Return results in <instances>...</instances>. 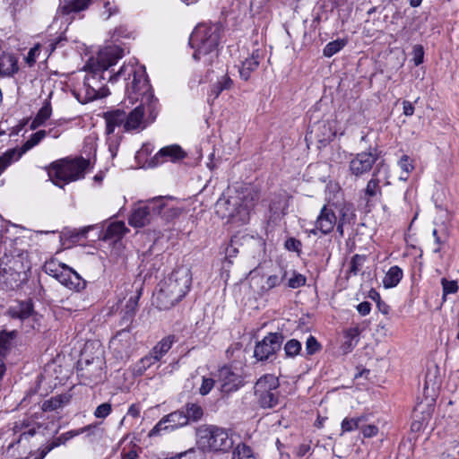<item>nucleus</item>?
<instances>
[{
	"instance_id": "1",
	"label": "nucleus",
	"mask_w": 459,
	"mask_h": 459,
	"mask_svg": "<svg viewBox=\"0 0 459 459\" xmlns=\"http://www.w3.org/2000/svg\"><path fill=\"white\" fill-rule=\"evenodd\" d=\"M117 77L130 80L126 84L128 99L132 102L140 100L138 106L126 113L125 131L143 129L145 127V113L147 112L151 120L153 121L157 116L158 106V100L152 91L145 68L134 65H123L116 74L109 76V80L113 81Z\"/></svg>"
},
{
	"instance_id": "2",
	"label": "nucleus",
	"mask_w": 459,
	"mask_h": 459,
	"mask_svg": "<svg viewBox=\"0 0 459 459\" xmlns=\"http://www.w3.org/2000/svg\"><path fill=\"white\" fill-rule=\"evenodd\" d=\"M257 200V194L252 190L222 195L215 204V211L220 217L227 219L229 223L244 225L249 221L251 211Z\"/></svg>"
},
{
	"instance_id": "3",
	"label": "nucleus",
	"mask_w": 459,
	"mask_h": 459,
	"mask_svg": "<svg viewBox=\"0 0 459 459\" xmlns=\"http://www.w3.org/2000/svg\"><path fill=\"white\" fill-rule=\"evenodd\" d=\"M221 26L215 24H199L189 38V45L195 49L193 58L199 61L204 57V63L212 65L218 57V46L221 37Z\"/></svg>"
},
{
	"instance_id": "4",
	"label": "nucleus",
	"mask_w": 459,
	"mask_h": 459,
	"mask_svg": "<svg viewBox=\"0 0 459 459\" xmlns=\"http://www.w3.org/2000/svg\"><path fill=\"white\" fill-rule=\"evenodd\" d=\"M355 219L354 208L351 204L324 205L316 218V230L324 235H327L336 227L340 237H343L344 228L353 225Z\"/></svg>"
},
{
	"instance_id": "5",
	"label": "nucleus",
	"mask_w": 459,
	"mask_h": 459,
	"mask_svg": "<svg viewBox=\"0 0 459 459\" xmlns=\"http://www.w3.org/2000/svg\"><path fill=\"white\" fill-rule=\"evenodd\" d=\"M89 165V160L82 157L74 160L65 159L52 163L48 173L50 180L56 186L63 187L70 182L83 178Z\"/></svg>"
},
{
	"instance_id": "6",
	"label": "nucleus",
	"mask_w": 459,
	"mask_h": 459,
	"mask_svg": "<svg viewBox=\"0 0 459 459\" xmlns=\"http://www.w3.org/2000/svg\"><path fill=\"white\" fill-rule=\"evenodd\" d=\"M197 443L206 452H229L234 441L228 430L215 425H202L196 429Z\"/></svg>"
},
{
	"instance_id": "7",
	"label": "nucleus",
	"mask_w": 459,
	"mask_h": 459,
	"mask_svg": "<svg viewBox=\"0 0 459 459\" xmlns=\"http://www.w3.org/2000/svg\"><path fill=\"white\" fill-rule=\"evenodd\" d=\"M123 56L124 51L118 47L106 48L99 54L96 60H91L86 65V71L88 73L85 77H93L95 83L101 86V91L105 90L101 82L107 79V75L109 82H117L120 78L117 77L116 80L110 81L109 76L114 75V74L108 72V69L116 65L117 60L122 58Z\"/></svg>"
},
{
	"instance_id": "8",
	"label": "nucleus",
	"mask_w": 459,
	"mask_h": 459,
	"mask_svg": "<svg viewBox=\"0 0 459 459\" xmlns=\"http://www.w3.org/2000/svg\"><path fill=\"white\" fill-rule=\"evenodd\" d=\"M254 389L256 403L262 409H273L282 403L280 381L274 375L262 376L255 382Z\"/></svg>"
},
{
	"instance_id": "9",
	"label": "nucleus",
	"mask_w": 459,
	"mask_h": 459,
	"mask_svg": "<svg viewBox=\"0 0 459 459\" xmlns=\"http://www.w3.org/2000/svg\"><path fill=\"white\" fill-rule=\"evenodd\" d=\"M165 199V196H157L134 209L129 217V224L135 228L149 224L156 216L162 214V211L166 209Z\"/></svg>"
},
{
	"instance_id": "10",
	"label": "nucleus",
	"mask_w": 459,
	"mask_h": 459,
	"mask_svg": "<svg viewBox=\"0 0 459 459\" xmlns=\"http://www.w3.org/2000/svg\"><path fill=\"white\" fill-rule=\"evenodd\" d=\"M284 341L281 333H269L260 342H257L254 349V357L258 361H273L277 351L281 350Z\"/></svg>"
},
{
	"instance_id": "11",
	"label": "nucleus",
	"mask_w": 459,
	"mask_h": 459,
	"mask_svg": "<svg viewBox=\"0 0 459 459\" xmlns=\"http://www.w3.org/2000/svg\"><path fill=\"white\" fill-rule=\"evenodd\" d=\"M192 282L189 269L181 267L174 270L170 275L161 281L170 294L181 300L188 292Z\"/></svg>"
},
{
	"instance_id": "12",
	"label": "nucleus",
	"mask_w": 459,
	"mask_h": 459,
	"mask_svg": "<svg viewBox=\"0 0 459 459\" xmlns=\"http://www.w3.org/2000/svg\"><path fill=\"white\" fill-rule=\"evenodd\" d=\"M52 130H39L30 135V137L23 143L22 146V152H18L15 149H10L5 152L4 154L0 156V173L4 170L9 165L12 164L14 160H17L21 158L22 154L30 150L37 144H39L41 140H43L48 134H50Z\"/></svg>"
},
{
	"instance_id": "13",
	"label": "nucleus",
	"mask_w": 459,
	"mask_h": 459,
	"mask_svg": "<svg viewBox=\"0 0 459 459\" xmlns=\"http://www.w3.org/2000/svg\"><path fill=\"white\" fill-rule=\"evenodd\" d=\"M118 331L109 342V349L121 359L128 358L134 342V338L128 329L129 324Z\"/></svg>"
},
{
	"instance_id": "14",
	"label": "nucleus",
	"mask_w": 459,
	"mask_h": 459,
	"mask_svg": "<svg viewBox=\"0 0 459 459\" xmlns=\"http://www.w3.org/2000/svg\"><path fill=\"white\" fill-rule=\"evenodd\" d=\"M187 419L185 416L184 410L175 411L165 415L150 431L149 436L160 435L162 431H172L178 428L187 425Z\"/></svg>"
},
{
	"instance_id": "15",
	"label": "nucleus",
	"mask_w": 459,
	"mask_h": 459,
	"mask_svg": "<svg viewBox=\"0 0 459 459\" xmlns=\"http://www.w3.org/2000/svg\"><path fill=\"white\" fill-rule=\"evenodd\" d=\"M377 159L378 154L376 151L373 152L369 150L368 152H362L356 154L349 164L351 175L358 178L368 173L372 169L373 165L377 162Z\"/></svg>"
},
{
	"instance_id": "16",
	"label": "nucleus",
	"mask_w": 459,
	"mask_h": 459,
	"mask_svg": "<svg viewBox=\"0 0 459 459\" xmlns=\"http://www.w3.org/2000/svg\"><path fill=\"white\" fill-rule=\"evenodd\" d=\"M242 236V254L247 257L260 261L264 258L265 253V243L260 237H255L241 233Z\"/></svg>"
},
{
	"instance_id": "17",
	"label": "nucleus",
	"mask_w": 459,
	"mask_h": 459,
	"mask_svg": "<svg viewBox=\"0 0 459 459\" xmlns=\"http://www.w3.org/2000/svg\"><path fill=\"white\" fill-rule=\"evenodd\" d=\"M219 381L221 382V391L224 394L235 392L243 385V378L229 367H222L220 369Z\"/></svg>"
},
{
	"instance_id": "18",
	"label": "nucleus",
	"mask_w": 459,
	"mask_h": 459,
	"mask_svg": "<svg viewBox=\"0 0 459 459\" xmlns=\"http://www.w3.org/2000/svg\"><path fill=\"white\" fill-rule=\"evenodd\" d=\"M186 154L178 145H170L161 148L151 160L150 165L158 166L168 159L172 161L182 160Z\"/></svg>"
},
{
	"instance_id": "19",
	"label": "nucleus",
	"mask_w": 459,
	"mask_h": 459,
	"mask_svg": "<svg viewBox=\"0 0 459 459\" xmlns=\"http://www.w3.org/2000/svg\"><path fill=\"white\" fill-rule=\"evenodd\" d=\"M380 171L379 164L377 165L371 178L368 181L366 187L362 190L363 198L366 204L379 199L382 196V188L380 186V180L378 173Z\"/></svg>"
},
{
	"instance_id": "20",
	"label": "nucleus",
	"mask_w": 459,
	"mask_h": 459,
	"mask_svg": "<svg viewBox=\"0 0 459 459\" xmlns=\"http://www.w3.org/2000/svg\"><path fill=\"white\" fill-rule=\"evenodd\" d=\"M93 0H60L57 13L65 16L87 10Z\"/></svg>"
},
{
	"instance_id": "21",
	"label": "nucleus",
	"mask_w": 459,
	"mask_h": 459,
	"mask_svg": "<svg viewBox=\"0 0 459 459\" xmlns=\"http://www.w3.org/2000/svg\"><path fill=\"white\" fill-rule=\"evenodd\" d=\"M152 300L153 304L160 310L169 309L180 301L174 294H170L161 282L159 284V289L153 295Z\"/></svg>"
},
{
	"instance_id": "22",
	"label": "nucleus",
	"mask_w": 459,
	"mask_h": 459,
	"mask_svg": "<svg viewBox=\"0 0 459 459\" xmlns=\"http://www.w3.org/2000/svg\"><path fill=\"white\" fill-rule=\"evenodd\" d=\"M7 314L12 318L24 320L34 316L33 303L31 299L18 301L8 308Z\"/></svg>"
},
{
	"instance_id": "23",
	"label": "nucleus",
	"mask_w": 459,
	"mask_h": 459,
	"mask_svg": "<svg viewBox=\"0 0 459 459\" xmlns=\"http://www.w3.org/2000/svg\"><path fill=\"white\" fill-rule=\"evenodd\" d=\"M106 120V134H111L115 128L123 126L125 128L126 113L122 109H116L104 114Z\"/></svg>"
},
{
	"instance_id": "24",
	"label": "nucleus",
	"mask_w": 459,
	"mask_h": 459,
	"mask_svg": "<svg viewBox=\"0 0 459 459\" xmlns=\"http://www.w3.org/2000/svg\"><path fill=\"white\" fill-rule=\"evenodd\" d=\"M22 268V263L19 258L13 255H4L0 258V274L4 277L10 275L12 277L19 276V271Z\"/></svg>"
},
{
	"instance_id": "25",
	"label": "nucleus",
	"mask_w": 459,
	"mask_h": 459,
	"mask_svg": "<svg viewBox=\"0 0 459 459\" xmlns=\"http://www.w3.org/2000/svg\"><path fill=\"white\" fill-rule=\"evenodd\" d=\"M259 64L260 56L258 51L253 52L250 57L246 58V60L242 62L241 67L239 68L240 78L244 81H247L251 74L258 68Z\"/></svg>"
},
{
	"instance_id": "26",
	"label": "nucleus",
	"mask_w": 459,
	"mask_h": 459,
	"mask_svg": "<svg viewBox=\"0 0 459 459\" xmlns=\"http://www.w3.org/2000/svg\"><path fill=\"white\" fill-rule=\"evenodd\" d=\"M17 336V331L0 332V361H4L13 348V342Z\"/></svg>"
},
{
	"instance_id": "27",
	"label": "nucleus",
	"mask_w": 459,
	"mask_h": 459,
	"mask_svg": "<svg viewBox=\"0 0 459 459\" xmlns=\"http://www.w3.org/2000/svg\"><path fill=\"white\" fill-rule=\"evenodd\" d=\"M403 270L397 266H392L383 279V285L385 289L395 287L403 278Z\"/></svg>"
},
{
	"instance_id": "28",
	"label": "nucleus",
	"mask_w": 459,
	"mask_h": 459,
	"mask_svg": "<svg viewBox=\"0 0 459 459\" xmlns=\"http://www.w3.org/2000/svg\"><path fill=\"white\" fill-rule=\"evenodd\" d=\"M70 401V396L67 394H59L54 397H51L48 400L44 401L42 403L41 409L44 411H56L59 408H62L64 405L67 404Z\"/></svg>"
},
{
	"instance_id": "29",
	"label": "nucleus",
	"mask_w": 459,
	"mask_h": 459,
	"mask_svg": "<svg viewBox=\"0 0 459 459\" xmlns=\"http://www.w3.org/2000/svg\"><path fill=\"white\" fill-rule=\"evenodd\" d=\"M182 410L185 411V416L187 419V423L191 421H199L204 416L203 407L196 403H187Z\"/></svg>"
},
{
	"instance_id": "30",
	"label": "nucleus",
	"mask_w": 459,
	"mask_h": 459,
	"mask_svg": "<svg viewBox=\"0 0 459 459\" xmlns=\"http://www.w3.org/2000/svg\"><path fill=\"white\" fill-rule=\"evenodd\" d=\"M83 87L85 88L86 98L88 100H94L107 95L104 92H100L101 86L95 83L93 77H84Z\"/></svg>"
},
{
	"instance_id": "31",
	"label": "nucleus",
	"mask_w": 459,
	"mask_h": 459,
	"mask_svg": "<svg viewBox=\"0 0 459 459\" xmlns=\"http://www.w3.org/2000/svg\"><path fill=\"white\" fill-rule=\"evenodd\" d=\"M287 276V271L282 267L280 268L278 273L269 275L264 284L262 286V290L268 291L277 286H279Z\"/></svg>"
},
{
	"instance_id": "32",
	"label": "nucleus",
	"mask_w": 459,
	"mask_h": 459,
	"mask_svg": "<svg viewBox=\"0 0 459 459\" xmlns=\"http://www.w3.org/2000/svg\"><path fill=\"white\" fill-rule=\"evenodd\" d=\"M139 295L132 296L126 302L125 315L121 325L131 324L138 306Z\"/></svg>"
},
{
	"instance_id": "33",
	"label": "nucleus",
	"mask_w": 459,
	"mask_h": 459,
	"mask_svg": "<svg viewBox=\"0 0 459 459\" xmlns=\"http://www.w3.org/2000/svg\"><path fill=\"white\" fill-rule=\"evenodd\" d=\"M174 342V336L169 335L159 342L151 351L152 354L157 355V359H160L171 349Z\"/></svg>"
},
{
	"instance_id": "34",
	"label": "nucleus",
	"mask_w": 459,
	"mask_h": 459,
	"mask_svg": "<svg viewBox=\"0 0 459 459\" xmlns=\"http://www.w3.org/2000/svg\"><path fill=\"white\" fill-rule=\"evenodd\" d=\"M232 84L233 82L230 76L228 74H224L212 84L211 88V95H213L214 98H218L224 90H230Z\"/></svg>"
},
{
	"instance_id": "35",
	"label": "nucleus",
	"mask_w": 459,
	"mask_h": 459,
	"mask_svg": "<svg viewBox=\"0 0 459 459\" xmlns=\"http://www.w3.org/2000/svg\"><path fill=\"white\" fill-rule=\"evenodd\" d=\"M128 231L125 222L115 221L108 225L105 232V238H121L125 233Z\"/></svg>"
},
{
	"instance_id": "36",
	"label": "nucleus",
	"mask_w": 459,
	"mask_h": 459,
	"mask_svg": "<svg viewBox=\"0 0 459 459\" xmlns=\"http://www.w3.org/2000/svg\"><path fill=\"white\" fill-rule=\"evenodd\" d=\"M347 44V39H338L333 40L325 45L323 50V54L326 57H331L339 51H341Z\"/></svg>"
},
{
	"instance_id": "37",
	"label": "nucleus",
	"mask_w": 459,
	"mask_h": 459,
	"mask_svg": "<svg viewBox=\"0 0 459 459\" xmlns=\"http://www.w3.org/2000/svg\"><path fill=\"white\" fill-rule=\"evenodd\" d=\"M242 236L241 233L234 235L230 245L226 248V256L230 258L235 256L238 253H242Z\"/></svg>"
},
{
	"instance_id": "38",
	"label": "nucleus",
	"mask_w": 459,
	"mask_h": 459,
	"mask_svg": "<svg viewBox=\"0 0 459 459\" xmlns=\"http://www.w3.org/2000/svg\"><path fill=\"white\" fill-rule=\"evenodd\" d=\"M96 425H88L86 427H83L78 430H71L66 433L62 434L61 436L54 438L52 440L53 443H56L57 446H59L61 444H65L66 441H68L70 438L78 436L80 434H82L84 432L89 431L91 429H95Z\"/></svg>"
},
{
	"instance_id": "39",
	"label": "nucleus",
	"mask_w": 459,
	"mask_h": 459,
	"mask_svg": "<svg viewBox=\"0 0 459 459\" xmlns=\"http://www.w3.org/2000/svg\"><path fill=\"white\" fill-rule=\"evenodd\" d=\"M364 420V418H356V417H346L342 420L341 423V429L342 433L341 435L346 433V432H351L353 430L359 429V422Z\"/></svg>"
},
{
	"instance_id": "40",
	"label": "nucleus",
	"mask_w": 459,
	"mask_h": 459,
	"mask_svg": "<svg viewBox=\"0 0 459 459\" xmlns=\"http://www.w3.org/2000/svg\"><path fill=\"white\" fill-rule=\"evenodd\" d=\"M65 287L70 290L80 291L86 287V281H84L75 271L73 270L67 281Z\"/></svg>"
},
{
	"instance_id": "41",
	"label": "nucleus",
	"mask_w": 459,
	"mask_h": 459,
	"mask_svg": "<svg viewBox=\"0 0 459 459\" xmlns=\"http://www.w3.org/2000/svg\"><path fill=\"white\" fill-rule=\"evenodd\" d=\"M232 459H255V457L249 446L238 444L232 453Z\"/></svg>"
},
{
	"instance_id": "42",
	"label": "nucleus",
	"mask_w": 459,
	"mask_h": 459,
	"mask_svg": "<svg viewBox=\"0 0 459 459\" xmlns=\"http://www.w3.org/2000/svg\"><path fill=\"white\" fill-rule=\"evenodd\" d=\"M287 358H294L301 351V343L296 339L289 340L283 347Z\"/></svg>"
},
{
	"instance_id": "43",
	"label": "nucleus",
	"mask_w": 459,
	"mask_h": 459,
	"mask_svg": "<svg viewBox=\"0 0 459 459\" xmlns=\"http://www.w3.org/2000/svg\"><path fill=\"white\" fill-rule=\"evenodd\" d=\"M160 360L157 359V355H154V354H152V351H150V353L148 355L143 357L139 361V363L137 365V367H138L137 371L140 374H143L146 369H148L149 368H151L152 365H154L155 363H157Z\"/></svg>"
},
{
	"instance_id": "44",
	"label": "nucleus",
	"mask_w": 459,
	"mask_h": 459,
	"mask_svg": "<svg viewBox=\"0 0 459 459\" xmlns=\"http://www.w3.org/2000/svg\"><path fill=\"white\" fill-rule=\"evenodd\" d=\"M442 290H443V301H446L448 294H455L458 290V284L455 281H448L446 278L441 279Z\"/></svg>"
},
{
	"instance_id": "45",
	"label": "nucleus",
	"mask_w": 459,
	"mask_h": 459,
	"mask_svg": "<svg viewBox=\"0 0 459 459\" xmlns=\"http://www.w3.org/2000/svg\"><path fill=\"white\" fill-rule=\"evenodd\" d=\"M359 330L358 327L348 329L345 332L347 341L344 342V346L351 350L359 342Z\"/></svg>"
},
{
	"instance_id": "46",
	"label": "nucleus",
	"mask_w": 459,
	"mask_h": 459,
	"mask_svg": "<svg viewBox=\"0 0 459 459\" xmlns=\"http://www.w3.org/2000/svg\"><path fill=\"white\" fill-rule=\"evenodd\" d=\"M306 277L299 273L293 272L292 276L288 280V287L291 289H298L306 284Z\"/></svg>"
},
{
	"instance_id": "47",
	"label": "nucleus",
	"mask_w": 459,
	"mask_h": 459,
	"mask_svg": "<svg viewBox=\"0 0 459 459\" xmlns=\"http://www.w3.org/2000/svg\"><path fill=\"white\" fill-rule=\"evenodd\" d=\"M365 259L364 255L358 254L353 255L350 264V273L357 274L360 271Z\"/></svg>"
},
{
	"instance_id": "48",
	"label": "nucleus",
	"mask_w": 459,
	"mask_h": 459,
	"mask_svg": "<svg viewBox=\"0 0 459 459\" xmlns=\"http://www.w3.org/2000/svg\"><path fill=\"white\" fill-rule=\"evenodd\" d=\"M63 265H65V264H56V263L51 261V262H47L44 264L43 268H44V271L46 273H48V275H50L56 279V274L60 273V271L63 268Z\"/></svg>"
},
{
	"instance_id": "49",
	"label": "nucleus",
	"mask_w": 459,
	"mask_h": 459,
	"mask_svg": "<svg viewBox=\"0 0 459 459\" xmlns=\"http://www.w3.org/2000/svg\"><path fill=\"white\" fill-rule=\"evenodd\" d=\"M52 114L51 104L48 100H45L43 106L38 111L36 117L40 119L42 122L46 123V121L50 117Z\"/></svg>"
},
{
	"instance_id": "50",
	"label": "nucleus",
	"mask_w": 459,
	"mask_h": 459,
	"mask_svg": "<svg viewBox=\"0 0 459 459\" xmlns=\"http://www.w3.org/2000/svg\"><path fill=\"white\" fill-rule=\"evenodd\" d=\"M284 247L287 250L296 252L299 255L301 252L302 243L300 240L295 238H289L286 239Z\"/></svg>"
},
{
	"instance_id": "51",
	"label": "nucleus",
	"mask_w": 459,
	"mask_h": 459,
	"mask_svg": "<svg viewBox=\"0 0 459 459\" xmlns=\"http://www.w3.org/2000/svg\"><path fill=\"white\" fill-rule=\"evenodd\" d=\"M321 349L320 343L317 340L310 335L306 342V351L307 355H313Z\"/></svg>"
},
{
	"instance_id": "52",
	"label": "nucleus",
	"mask_w": 459,
	"mask_h": 459,
	"mask_svg": "<svg viewBox=\"0 0 459 459\" xmlns=\"http://www.w3.org/2000/svg\"><path fill=\"white\" fill-rule=\"evenodd\" d=\"M214 384H215V380L213 378L203 377L202 385L199 388L200 394H202V395L208 394L211 392V390L213 388Z\"/></svg>"
},
{
	"instance_id": "53",
	"label": "nucleus",
	"mask_w": 459,
	"mask_h": 459,
	"mask_svg": "<svg viewBox=\"0 0 459 459\" xmlns=\"http://www.w3.org/2000/svg\"><path fill=\"white\" fill-rule=\"evenodd\" d=\"M111 411V404L108 403H104L96 408L94 416L96 418L104 419L110 414Z\"/></svg>"
},
{
	"instance_id": "54",
	"label": "nucleus",
	"mask_w": 459,
	"mask_h": 459,
	"mask_svg": "<svg viewBox=\"0 0 459 459\" xmlns=\"http://www.w3.org/2000/svg\"><path fill=\"white\" fill-rule=\"evenodd\" d=\"M413 63L416 66L421 65L424 59V49L421 45H415L412 49Z\"/></svg>"
},
{
	"instance_id": "55",
	"label": "nucleus",
	"mask_w": 459,
	"mask_h": 459,
	"mask_svg": "<svg viewBox=\"0 0 459 459\" xmlns=\"http://www.w3.org/2000/svg\"><path fill=\"white\" fill-rule=\"evenodd\" d=\"M73 269L69 267L68 265L65 264L63 265L62 270L59 273L56 274V279L64 286L67 284V281L70 277V274L72 273Z\"/></svg>"
},
{
	"instance_id": "56",
	"label": "nucleus",
	"mask_w": 459,
	"mask_h": 459,
	"mask_svg": "<svg viewBox=\"0 0 459 459\" xmlns=\"http://www.w3.org/2000/svg\"><path fill=\"white\" fill-rule=\"evenodd\" d=\"M398 163L402 170L405 172L406 175H408L414 169L412 160L408 155H403Z\"/></svg>"
},
{
	"instance_id": "57",
	"label": "nucleus",
	"mask_w": 459,
	"mask_h": 459,
	"mask_svg": "<svg viewBox=\"0 0 459 459\" xmlns=\"http://www.w3.org/2000/svg\"><path fill=\"white\" fill-rule=\"evenodd\" d=\"M361 432H362L364 437H367V438L373 437L377 435L378 428L377 425L369 423L368 425H365V427H363V429L361 430Z\"/></svg>"
},
{
	"instance_id": "58",
	"label": "nucleus",
	"mask_w": 459,
	"mask_h": 459,
	"mask_svg": "<svg viewBox=\"0 0 459 459\" xmlns=\"http://www.w3.org/2000/svg\"><path fill=\"white\" fill-rule=\"evenodd\" d=\"M181 209L178 207H170L167 208L163 212L162 216L165 217L167 221L177 218L180 215Z\"/></svg>"
},
{
	"instance_id": "59",
	"label": "nucleus",
	"mask_w": 459,
	"mask_h": 459,
	"mask_svg": "<svg viewBox=\"0 0 459 459\" xmlns=\"http://www.w3.org/2000/svg\"><path fill=\"white\" fill-rule=\"evenodd\" d=\"M443 459H459V445L453 446L442 454Z\"/></svg>"
},
{
	"instance_id": "60",
	"label": "nucleus",
	"mask_w": 459,
	"mask_h": 459,
	"mask_svg": "<svg viewBox=\"0 0 459 459\" xmlns=\"http://www.w3.org/2000/svg\"><path fill=\"white\" fill-rule=\"evenodd\" d=\"M39 48L38 47L36 48H32L30 49L25 60H26V63L30 65V66H32L35 62H36V55L39 54Z\"/></svg>"
},
{
	"instance_id": "61",
	"label": "nucleus",
	"mask_w": 459,
	"mask_h": 459,
	"mask_svg": "<svg viewBox=\"0 0 459 459\" xmlns=\"http://www.w3.org/2000/svg\"><path fill=\"white\" fill-rule=\"evenodd\" d=\"M371 309V304L368 301H363L357 306V310L361 316H367Z\"/></svg>"
},
{
	"instance_id": "62",
	"label": "nucleus",
	"mask_w": 459,
	"mask_h": 459,
	"mask_svg": "<svg viewBox=\"0 0 459 459\" xmlns=\"http://www.w3.org/2000/svg\"><path fill=\"white\" fill-rule=\"evenodd\" d=\"M375 295L377 297V306L378 310L382 314L387 315L389 313L390 307L386 303H385L384 301L381 300L379 293L375 292Z\"/></svg>"
},
{
	"instance_id": "63",
	"label": "nucleus",
	"mask_w": 459,
	"mask_h": 459,
	"mask_svg": "<svg viewBox=\"0 0 459 459\" xmlns=\"http://www.w3.org/2000/svg\"><path fill=\"white\" fill-rule=\"evenodd\" d=\"M57 447L56 443H53L52 441L43 446L39 451V457L37 459H43L52 449Z\"/></svg>"
},
{
	"instance_id": "64",
	"label": "nucleus",
	"mask_w": 459,
	"mask_h": 459,
	"mask_svg": "<svg viewBox=\"0 0 459 459\" xmlns=\"http://www.w3.org/2000/svg\"><path fill=\"white\" fill-rule=\"evenodd\" d=\"M121 457L122 459H136L138 457V454L134 449H130L126 452L124 448L121 452Z\"/></svg>"
}]
</instances>
